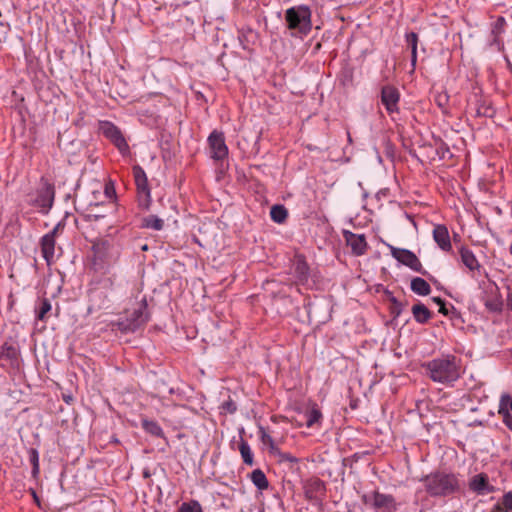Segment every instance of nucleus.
Segmentation results:
<instances>
[{
	"label": "nucleus",
	"mask_w": 512,
	"mask_h": 512,
	"mask_svg": "<svg viewBox=\"0 0 512 512\" xmlns=\"http://www.w3.org/2000/svg\"><path fill=\"white\" fill-rule=\"evenodd\" d=\"M469 488L480 495L493 491V487L489 485L488 476L484 473L473 476L469 482Z\"/></svg>",
	"instance_id": "2eb2a0df"
},
{
	"label": "nucleus",
	"mask_w": 512,
	"mask_h": 512,
	"mask_svg": "<svg viewBox=\"0 0 512 512\" xmlns=\"http://www.w3.org/2000/svg\"><path fill=\"white\" fill-rule=\"evenodd\" d=\"M306 426L312 428L316 424H320L322 420V413L320 409L313 405L310 409L305 412Z\"/></svg>",
	"instance_id": "5701e85b"
},
{
	"label": "nucleus",
	"mask_w": 512,
	"mask_h": 512,
	"mask_svg": "<svg viewBox=\"0 0 512 512\" xmlns=\"http://www.w3.org/2000/svg\"><path fill=\"white\" fill-rule=\"evenodd\" d=\"M424 482L427 493L431 496H447L459 489L458 479L454 474L436 472L425 476Z\"/></svg>",
	"instance_id": "7ed1b4c3"
},
{
	"label": "nucleus",
	"mask_w": 512,
	"mask_h": 512,
	"mask_svg": "<svg viewBox=\"0 0 512 512\" xmlns=\"http://www.w3.org/2000/svg\"><path fill=\"white\" fill-rule=\"evenodd\" d=\"M410 288L415 294L420 296H427L431 292L429 283L420 277H415L411 280Z\"/></svg>",
	"instance_id": "aec40b11"
},
{
	"label": "nucleus",
	"mask_w": 512,
	"mask_h": 512,
	"mask_svg": "<svg viewBox=\"0 0 512 512\" xmlns=\"http://www.w3.org/2000/svg\"><path fill=\"white\" fill-rule=\"evenodd\" d=\"M502 302L500 300L486 301L485 306L493 312H500L502 310Z\"/></svg>",
	"instance_id": "4c0bfd02"
},
{
	"label": "nucleus",
	"mask_w": 512,
	"mask_h": 512,
	"mask_svg": "<svg viewBox=\"0 0 512 512\" xmlns=\"http://www.w3.org/2000/svg\"><path fill=\"white\" fill-rule=\"evenodd\" d=\"M449 96L446 92H440L435 96V102L441 109H445L448 105Z\"/></svg>",
	"instance_id": "c9c22d12"
},
{
	"label": "nucleus",
	"mask_w": 512,
	"mask_h": 512,
	"mask_svg": "<svg viewBox=\"0 0 512 512\" xmlns=\"http://www.w3.org/2000/svg\"><path fill=\"white\" fill-rule=\"evenodd\" d=\"M52 310V305L49 299L41 298L35 308L36 318L40 321H46L49 317V313Z\"/></svg>",
	"instance_id": "412c9836"
},
{
	"label": "nucleus",
	"mask_w": 512,
	"mask_h": 512,
	"mask_svg": "<svg viewBox=\"0 0 512 512\" xmlns=\"http://www.w3.org/2000/svg\"><path fill=\"white\" fill-rule=\"evenodd\" d=\"M239 451L243 462L247 465L252 466L254 464V459L250 445L246 441H241L239 444Z\"/></svg>",
	"instance_id": "c756f323"
},
{
	"label": "nucleus",
	"mask_w": 512,
	"mask_h": 512,
	"mask_svg": "<svg viewBox=\"0 0 512 512\" xmlns=\"http://www.w3.org/2000/svg\"><path fill=\"white\" fill-rule=\"evenodd\" d=\"M276 454L279 455L281 461H288V462H292V463L297 462V459L289 453H281L279 451V452H276Z\"/></svg>",
	"instance_id": "58836bf2"
},
{
	"label": "nucleus",
	"mask_w": 512,
	"mask_h": 512,
	"mask_svg": "<svg viewBox=\"0 0 512 512\" xmlns=\"http://www.w3.org/2000/svg\"><path fill=\"white\" fill-rule=\"evenodd\" d=\"M459 252H460L462 263L469 270L474 271V270H478L480 268V264H479L477 258L475 257L474 253L470 249L462 246L460 248Z\"/></svg>",
	"instance_id": "6ab92c4d"
},
{
	"label": "nucleus",
	"mask_w": 512,
	"mask_h": 512,
	"mask_svg": "<svg viewBox=\"0 0 512 512\" xmlns=\"http://www.w3.org/2000/svg\"><path fill=\"white\" fill-rule=\"evenodd\" d=\"M411 311L414 319L420 324L427 323L432 317L431 311L421 302L414 304Z\"/></svg>",
	"instance_id": "a211bd4d"
},
{
	"label": "nucleus",
	"mask_w": 512,
	"mask_h": 512,
	"mask_svg": "<svg viewBox=\"0 0 512 512\" xmlns=\"http://www.w3.org/2000/svg\"><path fill=\"white\" fill-rule=\"evenodd\" d=\"M208 144L211 158L214 160L220 161L228 156V147L222 132L214 130L208 137Z\"/></svg>",
	"instance_id": "9b49d317"
},
{
	"label": "nucleus",
	"mask_w": 512,
	"mask_h": 512,
	"mask_svg": "<svg viewBox=\"0 0 512 512\" xmlns=\"http://www.w3.org/2000/svg\"><path fill=\"white\" fill-rule=\"evenodd\" d=\"M427 373L435 382L445 383L455 381L461 372V367L454 355H442L439 358L428 362Z\"/></svg>",
	"instance_id": "f03ea898"
},
{
	"label": "nucleus",
	"mask_w": 512,
	"mask_h": 512,
	"mask_svg": "<svg viewBox=\"0 0 512 512\" xmlns=\"http://www.w3.org/2000/svg\"><path fill=\"white\" fill-rule=\"evenodd\" d=\"M7 352H15V349H14V348H12V347H9V348L7 349Z\"/></svg>",
	"instance_id": "09e8293b"
},
{
	"label": "nucleus",
	"mask_w": 512,
	"mask_h": 512,
	"mask_svg": "<svg viewBox=\"0 0 512 512\" xmlns=\"http://www.w3.org/2000/svg\"><path fill=\"white\" fill-rule=\"evenodd\" d=\"M343 238L354 255L360 256L366 253L368 244L364 234H355L349 230H343Z\"/></svg>",
	"instance_id": "f8f14e48"
},
{
	"label": "nucleus",
	"mask_w": 512,
	"mask_h": 512,
	"mask_svg": "<svg viewBox=\"0 0 512 512\" xmlns=\"http://www.w3.org/2000/svg\"><path fill=\"white\" fill-rule=\"evenodd\" d=\"M507 306L512 310V287L508 286Z\"/></svg>",
	"instance_id": "79ce46f5"
},
{
	"label": "nucleus",
	"mask_w": 512,
	"mask_h": 512,
	"mask_svg": "<svg viewBox=\"0 0 512 512\" xmlns=\"http://www.w3.org/2000/svg\"><path fill=\"white\" fill-rule=\"evenodd\" d=\"M92 251L95 262L110 264L118 258V251L114 245L107 239H98L92 245Z\"/></svg>",
	"instance_id": "6e6552de"
},
{
	"label": "nucleus",
	"mask_w": 512,
	"mask_h": 512,
	"mask_svg": "<svg viewBox=\"0 0 512 512\" xmlns=\"http://www.w3.org/2000/svg\"><path fill=\"white\" fill-rule=\"evenodd\" d=\"M285 19L290 30L307 35L312 29L311 10L306 5L294 6L286 10Z\"/></svg>",
	"instance_id": "20e7f679"
},
{
	"label": "nucleus",
	"mask_w": 512,
	"mask_h": 512,
	"mask_svg": "<svg viewBox=\"0 0 512 512\" xmlns=\"http://www.w3.org/2000/svg\"><path fill=\"white\" fill-rule=\"evenodd\" d=\"M433 238L443 251H450L451 241L448 229L445 225H436L433 229Z\"/></svg>",
	"instance_id": "dca6fc26"
},
{
	"label": "nucleus",
	"mask_w": 512,
	"mask_h": 512,
	"mask_svg": "<svg viewBox=\"0 0 512 512\" xmlns=\"http://www.w3.org/2000/svg\"><path fill=\"white\" fill-rule=\"evenodd\" d=\"M439 312L444 315H448V310L446 308L445 301H443L442 304H439Z\"/></svg>",
	"instance_id": "c03bdc74"
},
{
	"label": "nucleus",
	"mask_w": 512,
	"mask_h": 512,
	"mask_svg": "<svg viewBox=\"0 0 512 512\" xmlns=\"http://www.w3.org/2000/svg\"><path fill=\"white\" fill-rule=\"evenodd\" d=\"M132 170L137 188L138 205L140 208L148 210L151 204V192L148 185L147 175L144 169L139 165H135Z\"/></svg>",
	"instance_id": "0eeeda50"
},
{
	"label": "nucleus",
	"mask_w": 512,
	"mask_h": 512,
	"mask_svg": "<svg viewBox=\"0 0 512 512\" xmlns=\"http://www.w3.org/2000/svg\"><path fill=\"white\" fill-rule=\"evenodd\" d=\"M506 24V20L504 17L502 16H499L496 21L494 22L493 24V27H492V34L494 36V42L496 44H500L501 41H500V35L504 32V26Z\"/></svg>",
	"instance_id": "7c9ffc66"
},
{
	"label": "nucleus",
	"mask_w": 512,
	"mask_h": 512,
	"mask_svg": "<svg viewBox=\"0 0 512 512\" xmlns=\"http://www.w3.org/2000/svg\"><path fill=\"white\" fill-rule=\"evenodd\" d=\"M106 282H108L110 286H112V285H113V281H112L110 278H109V279H107V281H106Z\"/></svg>",
	"instance_id": "8fccbe9b"
},
{
	"label": "nucleus",
	"mask_w": 512,
	"mask_h": 512,
	"mask_svg": "<svg viewBox=\"0 0 512 512\" xmlns=\"http://www.w3.org/2000/svg\"><path fill=\"white\" fill-rule=\"evenodd\" d=\"M61 224L58 223L53 229L52 231H50L49 233L45 234L44 236H51L52 239H56V235H57V232L60 228Z\"/></svg>",
	"instance_id": "a19ab883"
},
{
	"label": "nucleus",
	"mask_w": 512,
	"mask_h": 512,
	"mask_svg": "<svg viewBox=\"0 0 512 512\" xmlns=\"http://www.w3.org/2000/svg\"><path fill=\"white\" fill-rule=\"evenodd\" d=\"M293 275L297 284L304 285L308 282L310 269L304 257L297 256L293 264Z\"/></svg>",
	"instance_id": "4468645a"
},
{
	"label": "nucleus",
	"mask_w": 512,
	"mask_h": 512,
	"mask_svg": "<svg viewBox=\"0 0 512 512\" xmlns=\"http://www.w3.org/2000/svg\"><path fill=\"white\" fill-rule=\"evenodd\" d=\"M391 255L401 264L409 267L415 272L422 275H427V271L423 268L418 257L410 250L397 248L392 245H388Z\"/></svg>",
	"instance_id": "1a4fd4ad"
},
{
	"label": "nucleus",
	"mask_w": 512,
	"mask_h": 512,
	"mask_svg": "<svg viewBox=\"0 0 512 512\" xmlns=\"http://www.w3.org/2000/svg\"><path fill=\"white\" fill-rule=\"evenodd\" d=\"M31 494L33 496L34 501L37 503L38 506H40L39 498L34 490H31Z\"/></svg>",
	"instance_id": "49530a36"
},
{
	"label": "nucleus",
	"mask_w": 512,
	"mask_h": 512,
	"mask_svg": "<svg viewBox=\"0 0 512 512\" xmlns=\"http://www.w3.org/2000/svg\"><path fill=\"white\" fill-rule=\"evenodd\" d=\"M325 490L324 482L320 479H313L306 485V495L310 499L316 498L319 494H322Z\"/></svg>",
	"instance_id": "4be33fe9"
},
{
	"label": "nucleus",
	"mask_w": 512,
	"mask_h": 512,
	"mask_svg": "<svg viewBox=\"0 0 512 512\" xmlns=\"http://www.w3.org/2000/svg\"><path fill=\"white\" fill-rule=\"evenodd\" d=\"M164 222L155 215H149L143 219V227L159 231L163 228Z\"/></svg>",
	"instance_id": "2f4dec72"
},
{
	"label": "nucleus",
	"mask_w": 512,
	"mask_h": 512,
	"mask_svg": "<svg viewBox=\"0 0 512 512\" xmlns=\"http://www.w3.org/2000/svg\"><path fill=\"white\" fill-rule=\"evenodd\" d=\"M142 427L147 433H149L153 436L163 437V435H164L162 428L156 421L143 420Z\"/></svg>",
	"instance_id": "c85d7f7f"
},
{
	"label": "nucleus",
	"mask_w": 512,
	"mask_h": 512,
	"mask_svg": "<svg viewBox=\"0 0 512 512\" xmlns=\"http://www.w3.org/2000/svg\"><path fill=\"white\" fill-rule=\"evenodd\" d=\"M10 356H16V354H8V353L0 354V360H8V359H10Z\"/></svg>",
	"instance_id": "a18cd8bd"
},
{
	"label": "nucleus",
	"mask_w": 512,
	"mask_h": 512,
	"mask_svg": "<svg viewBox=\"0 0 512 512\" xmlns=\"http://www.w3.org/2000/svg\"><path fill=\"white\" fill-rule=\"evenodd\" d=\"M223 407L229 412L233 413L236 411V406L232 402H226Z\"/></svg>",
	"instance_id": "37998d69"
},
{
	"label": "nucleus",
	"mask_w": 512,
	"mask_h": 512,
	"mask_svg": "<svg viewBox=\"0 0 512 512\" xmlns=\"http://www.w3.org/2000/svg\"><path fill=\"white\" fill-rule=\"evenodd\" d=\"M250 479L259 490H266L269 486L267 477L261 469H255L251 473Z\"/></svg>",
	"instance_id": "a878e982"
},
{
	"label": "nucleus",
	"mask_w": 512,
	"mask_h": 512,
	"mask_svg": "<svg viewBox=\"0 0 512 512\" xmlns=\"http://www.w3.org/2000/svg\"><path fill=\"white\" fill-rule=\"evenodd\" d=\"M400 100V93L398 89L391 85L382 87L381 90V102L385 106V109L389 114L398 112V103Z\"/></svg>",
	"instance_id": "ddd939ff"
},
{
	"label": "nucleus",
	"mask_w": 512,
	"mask_h": 512,
	"mask_svg": "<svg viewBox=\"0 0 512 512\" xmlns=\"http://www.w3.org/2000/svg\"><path fill=\"white\" fill-rule=\"evenodd\" d=\"M406 42L408 46L411 48V64L414 67L417 62V44H418V35L415 32H410L406 34Z\"/></svg>",
	"instance_id": "bb28decb"
},
{
	"label": "nucleus",
	"mask_w": 512,
	"mask_h": 512,
	"mask_svg": "<svg viewBox=\"0 0 512 512\" xmlns=\"http://www.w3.org/2000/svg\"><path fill=\"white\" fill-rule=\"evenodd\" d=\"M270 216L274 222L282 224L288 217V210L284 205L276 204L271 207Z\"/></svg>",
	"instance_id": "393cba45"
},
{
	"label": "nucleus",
	"mask_w": 512,
	"mask_h": 512,
	"mask_svg": "<svg viewBox=\"0 0 512 512\" xmlns=\"http://www.w3.org/2000/svg\"><path fill=\"white\" fill-rule=\"evenodd\" d=\"M259 436H260L261 442L269 448V452L271 454L275 455L276 452H279V449H278L275 441L263 427H260V429H259Z\"/></svg>",
	"instance_id": "cd10ccee"
},
{
	"label": "nucleus",
	"mask_w": 512,
	"mask_h": 512,
	"mask_svg": "<svg viewBox=\"0 0 512 512\" xmlns=\"http://www.w3.org/2000/svg\"><path fill=\"white\" fill-rule=\"evenodd\" d=\"M432 300H433L435 303H437L438 305H439V304H442V302L444 301V300H443L442 298H440V297H434Z\"/></svg>",
	"instance_id": "de8ad7c7"
},
{
	"label": "nucleus",
	"mask_w": 512,
	"mask_h": 512,
	"mask_svg": "<svg viewBox=\"0 0 512 512\" xmlns=\"http://www.w3.org/2000/svg\"><path fill=\"white\" fill-rule=\"evenodd\" d=\"M106 194H109V189L106 187L105 189Z\"/></svg>",
	"instance_id": "3c124183"
},
{
	"label": "nucleus",
	"mask_w": 512,
	"mask_h": 512,
	"mask_svg": "<svg viewBox=\"0 0 512 512\" xmlns=\"http://www.w3.org/2000/svg\"><path fill=\"white\" fill-rule=\"evenodd\" d=\"M491 512H512V492L505 493L494 505Z\"/></svg>",
	"instance_id": "b1692460"
},
{
	"label": "nucleus",
	"mask_w": 512,
	"mask_h": 512,
	"mask_svg": "<svg viewBox=\"0 0 512 512\" xmlns=\"http://www.w3.org/2000/svg\"><path fill=\"white\" fill-rule=\"evenodd\" d=\"M178 512H203V510L198 501H190L182 503Z\"/></svg>",
	"instance_id": "72a5a7b5"
},
{
	"label": "nucleus",
	"mask_w": 512,
	"mask_h": 512,
	"mask_svg": "<svg viewBox=\"0 0 512 512\" xmlns=\"http://www.w3.org/2000/svg\"><path fill=\"white\" fill-rule=\"evenodd\" d=\"M362 501L376 512H395L398 509V504L392 495L378 491L363 495Z\"/></svg>",
	"instance_id": "423d86ee"
},
{
	"label": "nucleus",
	"mask_w": 512,
	"mask_h": 512,
	"mask_svg": "<svg viewBox=\"0 0 512 512\" xmlns=\"http://www.w3.org/2000/svg\"><path fill=\"white\" fill-rule=\"evenodd\" d=\"M28 453H29V461L32 465V472H31L32 477L36 479V478H38L39 473H40L39 453L34 448H31Z\"/></svg>",
	"instance_id": "473e14b6"
},
{
	"label": "nucleus",
	"mask_w": 512,
	"mask_h": 512,
	"mask_svg": "<svg viewBox=\"0 0 512 512\" xmlns=\"http://www.w3.org/2000/svg\"><path fill=\"white\" fill-rule=\"evenodd\" d=\"M99 130L107 139H109L119 149L120 152L125 153L129 150V146L124 136L122 135V132L112 122H100Z\"/></svg>",
	"instance_id": "9d476101"
},
{
	"label": "nucleus",
	"mask_w": 512,
	"mask_h": 512,
	"mask_svg": "<svg viewBox=\"0 0 512 512\" xmlns=\"http://www.w3.org/2000/svg\"><path fill=\"white\" fill-rule=\"evenodd\" d=\"M390 301H391L390 312L394 318H397L400 316V314L403 310V304L393 296L390 298Z\"/></svg>",
	"instance_id": "f704fd0d"
},
{
	"label": "nucleus",
	"mask_w": 512,
	"mask_h": 512,
	"mask_svg": "<svg viewBox=\"0 0 512 512\" xmlns=\"http://www.w3.org/2000/svg\"><path fill=\"white\" fill-rule=\"evenodd\" d=\"M85 217H86V219H87V220H95V221H96V220H98V219H100V218L104 217V215L95 214V213H93V212H92V210H91L89 213H87V214L85 215Z\"/></svg>",
	"instance_id": "ea45409f"
},
{
	"label": "nucleus",
	"mask_w": 512,
	"mask_h": 512,
	"mask_svg": "<svg viewBox=\"0 0 512 512\" xmlns=\"http://www.w3.org/2000/svg\"><path fill=\"white\" fill-rule=\"evenodd\" d=\"M510 410L512 411V399H511V402H510Z\"/></svg>",
	"instance_id": "603ef678"
},
{
	"label": "nucleus",
	"mask_w": 512,
	"mask_h": 512,
	"mask_svg": "<svg viewBox=\"0 0 512 512\" xmlns=\"http://www.w3.org/2000/svg\"><path fill=\"white\" fill-rule=\"evenodd\" d=\"M55 199V186L48 178L41 177L39 186L36 190V197L33 205L40 209V212L47 214L53 206Z\"/></svg>",
	"instance_id": "39448f33"
},
{
	"label": "nucleus",
	"mask_w": 512,
	"mask_h": 512,
	"mask_svg": "<svg viewBox=\"0 0 512 512\" xmlns=\"http://www.w3.org/2000/svg\"><path fill=\"white\" fill-rule=\"evenodd\" d=\"M150 319L146 298L137 303L131 311L127 310L116 321L112 322V330L123 334L133 333L142 329Z\"/></svg>",
	"instance_id": "f257e3e1"
},
{
	"label": "nucleus",
	"mask_w": 512,
	"mask_h": 512,
	"mask_svg": "<svg viewBox=\"0 0 512 512\" xmlns=\"http://www.w3.org/2000/svg\"><path fill=\"white\" fill-rule=\"evenodd\" d=\"M40 244L43 258L47 265H51L54 262L56 241L52 239L51 236H43Z\"/></svg>",
	"instance_id": "f3484780"
},
{
	"label": "nucleus",
	"mask_w": 512,
	"mask_h": 512,
	"mask_svg": "<svg viewBox=\"0 0 512 512\" xmlns=\"http://www.w3.org/2000/svg\"><path fill=\"white\" fill-rule=\"evenodd\" d=\"M499 414L502 416L503 423L512 430V414L508 409L500 408Z\"/></svg>",
	"instance_id": "e433bc0d"
}]
</instances>
